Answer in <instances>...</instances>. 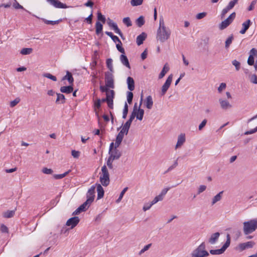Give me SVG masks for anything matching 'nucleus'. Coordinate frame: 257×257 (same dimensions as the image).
Listing matches in <instances>:
<instances>
[{"label":"nucleus","instance_id":"39","mask_svg":"<svg viewBox=\"0 0 257 257\" xmlns=\"http://www.w3.org/2000/svg\"><path fill=\"white\" fill-rule=\"evenodd\" d=\"M97 17L98 21H101L103 24L105 23L106 19L104 15H103L100 11H98L97 13Z\"/></svg>","mask_w":257,"mask_h":257},{"label":"nucleus","instance_id":"11","mask_svg":"<svg viewBox=\"0 0 257 257\" xmlns=\"http://www.w3.org/2000/svg\"><path fill=\"white\" fill-rule=\"evenodd\" d=\"M47 2L56 8L66 9L72 7L71 6H67L65 4L61 3L59 0H47Z\"/></svg>","mask_w":257,"mask_h":257},{"label":"nucleus","instance_id":"50","mask_svg":"<svg viewBox=\"0 0 257 257\" xmlns=\"http://www.w3.org/2000/svg\"><path fill=\"white\" fill-rule=\"evenodd\" d=\"M127 189H128V188L125 187L122 190V191L120 192V193L119 194V196L118 198L116 201V203H119L121 201V200L122 199V198L123 197L124 194L127 191Z\"/></svg>","mask_w":257,"mask_h":257},{"label":"nucleus","instance_id":"1","mask_svg":"<svg viewBox=\"0 0 257 257\" xmlns=\"http://www.w3.org/2000/svg\"><path fill=\"white\" fill-rule=\"evenodd\" d=\"M257 229V220L253 219L243 223V231L245 235L254 232Z\"/></svg>","mask_w":257,"mask_h":257},{"label":"nucleus","instance_id":"45","mask_svg":"<svg viewBox=\"0 0 257 257\" xmlns=\"http://www.w3.org/2000/svg\"><path fill=\"white\" fill-rule=\"evenodd\" d=\"M112 154L117 157V159H118L122 155L121 152L116 148H114V150L112 151Z\"/></svg>","mask_w":257,"mask_h":257},{"label":"nucleus","instance_id":"22","mask_svg":"<svg viewBox=\"0 0 257 257\" xmlns=\"http://www.w3.org/2000/svg\"><path fill=\"white\" fill-rule=\"evenodd\" d=\"M219 236L220 233L218 232L213 233L209 239V242L211 244H214L217 241Z\"/></svg>","mask_w":257,"mask_h":257},{"label":"nucleus","instance_id":"12","mask_svg":"<svg viewBox=\"0 0 257 257\" xmlns=\"http://www.w3.org/2000/svg\"><path fill=\"white\" fill-rule=\"evenodd\" d=\"M80 219L77 216H74L69 218L66 222V225L71 226V229L75 227L79 223Z\"/></svg>","mask_w":257,"mask_h":257},{"label":"nucleus","instance_id":"6","mask_svg":"<svg viewBox=\"0 0 257 257\" xmlns=\"http://www.w3.org/2000/svg\"><path fill=\"white\" fill-rule=\"evenodd\" d=\"M113 73V72L106 71L104 73L105 83L106 87H110V88L112 89L114 88V81Z\"/></svg>","mask_w":257,"mask_h":257},{"label":"nucleus","instance_id":"26","mask_svg":"<svg viewBox=\"0 0 257 257\" xmlns=\"http://www.w3.org/2000/svg\"><path fill=\"white\" fill-rule=\"evenodd\" d=\"M107 24L110 27L112 28L115 33H117L120 31V29L118 28L116 24L114 23L113 21L109 18L108 19Z\"/></svg>","mask_w":257,"mask_h":257},{"label":"nucleus","instance_id":"49","mask_svg":"<svg viewBox=\"0 0 257 257\" xmlns=\"http://www.w3.org/2000/svg\"><path fill=\"white\" fill-rule=\"evenodd\" d=\"M122 43L120 41V43H118V44H117L116 45V49L119 52H120L122 54H125V51H124V49L122 47Z\"/></svg>","mask_w":257,"mask_h":257},{"label":"nucleus","instance_id":"51","mask_svg":"<svg viewBox=\"0 0 257 257\" xmlns=\"http://www.w3.org/2000/svg\"><path fill=\"white\" fill-rule=\"evenodd\" d=\"M232 64L235 67V69L236 71H238L240 68V63L239 62L237 61L236 60H234L232 61Z\"/></svg>","mask_w":257,"mask_h":257},{"label":"nucleus","instance_id":"4","mask_svg":"<svg viewBox=\"0 0 257 257\" xmlns=\"http://www.w3.org/2000/svg\"><path fill=\"white\" fill-rule=\"evenodd\" d=\"M171 31L169 29L161 30L158 28L157 33V39L161 43H163L167 40L170 36Z\"/></svg>","mask_w":257,"mask_h":257},{"label":"nucleus","instance_id":"28","mask_svg":"<svg viewBox=\"0 0 257 257\" xmlns=\"http://www.w3.org/2000/svg\"><path fill=\"white\" fill-rule=\"evenodd\" d=\"M145 105L146 107L149 109L152 108L153 105V101L151 95H149L147 97L146 100L145 101Z\"/></svg>","mask_w":257,"mask_h":257},{"label":"nucleus","instance_id":"29","mask_svg":"<svg viewBox=\"0 0 257 257\" xmlns=\"http://www.w3.org/2000/svg\"><path fill=\"white\" fill-rule=\"evenodd\" d=\"M223 193V191H222L218 193L217 195H216L212 199V205H214L217 202L219 201L221 198H222V195Z\"/></svg>","mask_w":257,"mask_h":257},{"label":"nucleus","instance_id":"46","mask_svg":"<svg viewBox=\"0 0 257 257\" xmlns=\"http://www.w3.org/2000/svg\"><path fill=\"white\" fill-rule=\"evenodd\" d=\"M238 2V0H233L231 2H230L228 5V6L226 7L227 9L230 10L232 9L235 4H236Z\"/></svg>","mask_w":257,"mask_h":257},{"label":"nucleus","instance_id":"35","mask_svg":"<svg viewBox=\"0 0 257 257\" xmlns=\"http://www.w3.org/2000/svg\"><path fill=\"white\" fill-rule=\"evenodd\" d=\"M109 92L106 93V98L107 101L113 100L115 95V92L114 90H111L109 91Z\"/></svg>","mask_w":257,"mask_h":257},{"label":"nucleus","instance_id":"62","mask_svg":"<svg viewBox=\"0 0 257 257\" xmlns=\"http://www.w3.org/2000/svg\"><path fill=\"white\" fill-rule=\"evenodd\" d=\"M206 189V186L205 185H200L198 189L197 194H200L203 191H204Z\"/></svg>","mask_w":257,"mask_h":257},{"label":"nucleus","instance_id":"60","mask_svg":"<svg viewBox=\"0 0 257 257\" xmlns=\"http://www.w3.org/2000/svg\"><path fill=\"white\" fill-rule=\"evenodd\" d=\"M206 15H207V13L205 12L200 13L196 15V18L198 20H200V19L204 18L206 16Z\"/></svg>","mask_w":257,"mask_h":257},{"label":"nucleus","instance_id":"17","mask_svg":"<svg viewBox=\"0 0 257 257\" xmlns=\"http://www.w3.org/2000/svg\"><path fill=\"white\" fill-rule=\"evenodd\" d=\"M251 22L250 20H247L245 22H244L242 24V29L240 31L239 33L241 34H244L245 33L246 31L248 29L250 26L251 25Z\"/></svg>","mask_w":257,"mask_h":257},{"label":"nucleus","instance_id":"32","mask_svg":"<svg viewBox=\"0 0 257 257\" xmlns=\"http://www.w3.org/2000/svg\"><path fill=\"white\" fill-rule=\"evenodd\" d=\"M136 117L139 120H142L144 114V110L139 107L138 111L136 113Z\"/></svg>","mask_w":257,"mask_h":257},{"label":"nucleus","instance_id":"44","mask_svg":"<svg viewBox=\"0 0 257 257\" xmlns=\"http://www.w3.org/2000/svg\"><path fill=\"white\" fill-rule=\"evenodd\" d=\"M131 91H132L127 92V101L129 104L132 103L134 97V94Z\"/></svg>","mask_w":257,"mask_h":257},{"label":"nucleus","instance_id":"53","mask_svg":"<svg viewBox=\"0 0 257 257\" xmlns=\"http://www.w3.org/2000/svg\"><path fill=\"white\" fill-rule=\"evenodd\" d=\"M20 101V98L19 97L16 98L15 100L11 101L10 106L13 107L15 106Z\"/></svg>","mask_w":257,"mask_h":257},{"label":"nucleus","instance_id":"57","mask_svg":"<svg viewBox=\"0 0 257 257\" xmlns=\"http://www.w3.org/2000/svg\"><path fill=\"white\" fill-rule=\"evenodd\" d=\"M0 230L3 233H8V228L4 224H1L0 227Z\"/></svg>","mask_w":257,"mask_h":257},{"label":"nucleus","instance_id":"18","mask_svg":"<svg viewBox=\"0 0 257 257\" xmlns=\"http://www.w3.org/2000/svg\"><path fill=\"white\" fill-rule=\"evenodd\" d=\"M185 134H181L178 137V141L177 144L175 146V149L180 147L185 142Z\"/></svg>","mask_w":257,"mask_h":257},{"label":"nucleus","instance_id":"61","mask_svg":"<svg viewBox=\"0 0 257 257\" xmlns=\"http://www.w3.org/2000/svg\"><path fill=\"white\" fill-rule=\"evenodd\" d=\"M71 155L74 158H78L80 156V152L77 151L72 150Z\"/></svg>","mask_w":257,"mask_h":257},{"label":"nucleus","instance_id":"52","mask_svg":"<svg viewBox=\"0 0 257 257\" xmlns=\"http://www.w3.org/2000/svg\"><path fill=\"white\" fill-rule=\"evenodd\" d=\"M151 246H152V243H149V244L145 245L144 247V248L140 251L139 254L141 255L142 254L144 253L146 251L148 250L151 247Z\"/></svg>","mask_w":257,"mask_h":257},{"label":"nucleus","instance_id":"14","mask_svg":"<svg viewBox=\"0 0 257 257\" xmlns=\"http://www.w3.org/2000/svg\"><path fill=\"white\" fill-rule=\"evenodd\" d=\"M257 51L255 48H252L249 52V57L247 59V64L250 66L254 65V56L256 55Z\"/></svg>","mask_w":257,"mask_h":257},{"label":"nucleus","instance_id":"23","mask_svg":"<svg viewBox=\"0 0 257 257\" xmlns=\"http://www.w3.org/2000/svg\"><path fill=\"white\" fill-rule=\"evenodd\" d=\"M60 90L62 93L69 94L73 92V87L72 85L62 86Z\"/></svg>","mask_w":257,"mask_h":257},{"label":"nucleus","instance_id":"56","mask_svg":"<svg viewBox=\"0 0 257 257\" xmlns=\"http://www.w3.org/2000/svg\"><path fill=\"white\" fill-rule=\"evenodd\" d=\"M94 106L97 109H99L101 107L100 99L97 98L94 102Z\"/></svg>","mask_w":257,"mask_h":257},{"label":"nucleus","instance_id":"5","mask_svg":"<svg viewBox=\"0 0 257 257\" xmlns=\"http://www.w3.org/2000/svg\"><path fill=\"white\" fill-rule=\"evenodd\" d=\"M230 244V236L229 234L226 235V240L225 243L220 249H211L209 252L211 254H220L223 253L225 250L229 247Z\"/></svg>","mask_w":257,"mask_h":257},{"label":"nucleus","instance_id":"8","mask_svg":"<svg viewBox=\"0 0 257 257\" xmlns=\"http://www.w3.org/2000/svg\"><path fill=\"white\" fill-rule=\"evenodd\" d=\"M172 78H173V75L170 74L167 78V80H166L165 83L163 84V85L161 89V95L163 96L164 95L168 89H169V87L170 86V85L171 84V82L172 81Z\"/></svg>","mask_w":257,"mask_h":257},{"label":"nucleus","instance_id":"40","mask_svg":"<svg viewBox=\"0 0 257 257\" xmlns=\"http://www.w3.org/2000/svg\"><path fill=\"white\" fill-rule=\"evenodd\" d=\"M128 105L126 103V102H125V104H124V108H123V113H122V118L123 119H125L126 118V117L127 116V114L128 113Z\"/></svg>","mask_w":257,"mask_h":257},{"label":"nucleus","instance_id":"16","mask_svg":"<svg viewBox=\"0 0 257 257\" xmlns=\"http://www.w3.org/2000/svg\"><path fill=\"white\" fill-rule=\"evenodd\" d=\"M219 102L220 103L221 108L223 109L226 110L232 107L231 104L227 100L219 99Z\"/></svg>","mask_w":257,"mask_h":257},{"label":"nucleus","instance_id":"20","mask_svg":"<svg viewBox=\"0 0 257 257\" xmlns=\"http://www.w3.org/2000/svg\"><path fill=\"white\" fill-rule=\"evenodd\" d=\"M120 60L122 64L125 66L127 68H131L128 60L125 54L121 53V55L120 56Z\"/></svg>","mask_w":257,"mask_h":257},{"label":"nucleus","instance_id":"25","mask_svg":"<svg viewBox=\"0 0 257 257\" xmlns=\"http://www.w3.org/2000/svg\"><path fill=\"white\" fill-rule=\"evenodd\" d=\"M134 118L135 117L134 115H130L129 119L125 122V123L124 124L123 126V127H124L123 131H127V130L129 131L132 121L134 119Z\"/></svg>","mask_w":257,"mask_h":257},{"label":"nucleus","instance_id":"15","mask_svg":"<svg viewBox=\"0 0 257 257\" xmlns=\"http://www.w3.org/2000/svg\"><path fill=\"white\" fill-rule=\"evenodd\" d=\"M147 34L145 32H142L140 35L137 36L136 43L138 46L142 45L147 38Z\"/></svg>","mask_w":257,"mask_h":257},{"label":"nucleus","instance_id":"3","mask_svg":"<svg viewBox=\"0 0 257 257\" xmlns=\"http://www.w3.org/2000/svg\"><path fill=\"white\" fill-rule=\"evenodd\" d=\"M99 181L101 184L104 187H106L109 184V174L105 165L101 168V174L100 176Z\"/></svg>","mask_w":257,"mask_h":257},{"label":"nucleus","instance_id":"21","mask_svg":"<svg viewBox=\"0 0 257 257\" xmlns=\"http://www.w3.org/2000/svg\"><path fill=\"white\" fill-rule=\"evenodd\" d=\"M127 88L130 91H133L135 89V81L133 78L128 77L126 80Z\"/></svg>","mask_w":257,"mask_h":257},{"label":"nucleus","instance_id":"33","mask_svg":"<svg viewBox=\"0 0 257 257\" xmlns=\"http://www.w3.org/2000/svg\"><path fill=\"white\" fill-rule=\"evenodd\" d=\"M16 208L13 210H8L4 213L3 216L6 218H10L14 216Z\"/></svg>","mask_w":257,"mask_h":257},{"label":"nucleus","instance_id":"37","mask_svg":"<svg viewBox=\"0 0 257 257\" xmlns=\"http://www.w3.org/2000/svg\"><path fill=\"white\" fill-rule=\"evenodd\" d=\"M43 22L45 24L47 25H55L58 24L60 22L62 21V19L58 20L56 21H50L47 20L46 19H43Z\"/></svg>","mask_w":257,"mask_h":257},{"label":"nucleus","instance_id":"36","mask_svg":"<svg viewBox=\"0 0 257 257\" xmlns=\"http://www.w3.org/2000/svg\"><path fill=\"white\" fill-rule=\"evenodd\" d=\"M33 50L31 48H24L21 50L20 53L23 55H29L33 52Z\"/></svg>","mask_w":257,"mask_h":257},{"label":"nucleus","instance_id":"63","mask_svg":"<svg viewBox=\"0 0 257 257\" xmlns=\"http://www.w3.org/2000/svg\"><path fill=\"white\" fill-rule=\"evenodd\" d=\"M256 0H253L251 2L250 6L248 7L247 10L248 11H251L252 10H253L254 8V5L256 4Z\"/></svg>","mask_w":257,"mask_h":257},{"label":"nucleus","instance_id":"64","mask_svg":"<svg viewBox=\"0 0 257 257\" xmlns=\"http://www.w3.org/2000/svg\"><path fill=\"white\" fill-rule=\"evenodd\" d=\"M207 121V119H204L201 122V123L199 124V127H198V129L199 131L202 130V128L205 126V125L206 124Z\"/></svg>","mask_w":257,"mask_h":257},{"label":"nucleus","instance_id":"27","mask_svg":"<svg viewBox=\"0 0 257 257\" xmlns=\"http://www.w3.org/2000/svg\"><path fill=\"white\" fill-rule=\"evenodd\" d=\"M66 79L68 80L70 84H72L74 82V79L72 74L68 71H67L66 75L62 78V80H64Z\"/></svg>","mask_w":257,"mask_h":257},{"label":"nucleus","instance_id":"24","mask_svg":"<svg viewBox=\"0 0 257 257\" xmlns=\"http://www.w3.org/2000/svg\"><path fill=\"white\" fill-rule=\"evenodd\" d=\"M56 95L57 99L56 103L58 104H64L66 101L65 96L63 94L59 93H56Z\"/></svg>","mask_w":257,"mask_h":257},{"label":"nucleus","instance_id":"31","mask_svg":"<svg viewBox=\"0 0 257 257\" xmlns=\"http://www.w3.org/2000/svg\"><path fill=\"white\" fill-rule=\"evenodd\" d=\"M145 23L144 17L142 16L139 17L136 21V25L140 28L142 27L144 25Z\"/></svg>","mask_w":257,"mask_h":257},{"label":"nucleus","instance_id":"47","mask_svg":"<svg viewBox=\"0 0 257 257\" xmlns=\"http://www.w3.org/2000/svg\"><path fill=\"white\" fill-rule=\"evenodd\" d=\"M143 0H131V4L132 6H138L142 4Z\"/></svg>","mask_w":257,"mask_h":257},{"label":"nucleus","instance_id":"38","mask_svg":"<svg viewBox=\"0 0 257 257\" xmlns=\"http://www.w3.org/2000/svg\"><path fill=\"white\" fill-rule=\"evenodd\" d=\"M106 66L110 72H114L112 66V60L111 58H108L106 60Z\"/></svg>","mask_w":257,"mask_h":257},{"label":"nucleus","instance_id":"34","mask_svg":"<svg viewBox=\"0 0 257 257\" xmlns=\"http://www.w3.org/2000/svg\"><path fill=\"white\" fill-rule=\"evenodd\" d=\"M96 34L99 35L102 32L103 29V25L100 22L97 21L95 24Z\"/></svg>","mask_w":257,"mask_h":257},{"label":"nucleus","instance_id":"55","mask_svg":"<svg viewBox=\"0 0 257 257\" xmlns=\"http://www.w3.org/2000/svg\"><path fill=\"white\" fill-rule=\"evenodd\" d=\"M159 28H160L161 30L168 29L165 25L164 21L162 17L160 19V26Z\"/></svg>","mask_w":257,"mask_h":257},{"label":"nucleus","instance_id":"30","mask_svg":"<svg viewBox=\"0 0 257 257\" xmlns=\"http://www.w3.org/2000/svg\"><path fill=\"white\" fill-rule=\"evenodd\" d=\"M169 70V67L168 66H167V64H166L161 73H160L159 75V79H162L163 77H164V76L165 75V74L167 73V72Z\"/></svg>","mask_w":257,"mask_h":257},{"label":"nucleus","instance_id":"54","mask_svg":"<svg viewBox=\"0 0 257 257\" xmlns=\"http://www.w3.org/2000/svg\"><path fill=\"white\" fill-rule=\"evenodd\" d=\"M15 3H14L13 4V6L14 7V8L16 9H23V10H24L25 11H26L24 8L21 6V5H20L17 1L16 0H15Z\"/></svg>","mask_w":257,"mask_h":257},{"label":"nucleus","instance_id":"59","mask_svg":"<svg viewBox=\"0 0 257 257\" xmlns=\"http://www.w3.org/2000/svg\"><path fill=\"white\" fill-rule=\"evenodd\" d=\"M42 172L45 174H52L53 171L51 169H48L47 168H44Z\"/></svg>","mask_w":257,"mask_h":257},{"label":"nucleus","instance_id":"19","mask_svg":"<svg viewBox=\"0 0 257 257\" xmlns=\"http://www.w3.org/2000/svg\"><path fill=\"white\" fill-rule=\"evenodd\" d=\"M95 185L97 187V199H100L103 197L104 191L101 186V184L96 183Z\"/></svg>","mask_w":257,"mask_h":257},{"label":"nucleus","instance_id":"42","mask_svg":"<svg viewBox=\"0 0 257 257\" xmlns=\"http://www.w3.org/2000/svg\"><path fill=\"white\" fill-rule=\"evenodd\" d=\"M43 77L51 79L54 81H57V78L56 76L52 75L50 73H45L43 74Z\"/></svg>","mask_w":257,"mask_h":257},{"label":"nucleus","instance_id":"48","mask_svg":"<svg viewBox=\"0 0 257 257\" xmlns=\"http://www.w3.org/2000/svg\"><path fill=\"white\" fill-rule=\"evenodd\" d=\"M249 80L251 83L257 84V75L255 74L251 75L249 76Z\"/></svg>","mask_w":257,"mask_h":257},{"label":"nucleus","instance_id":"43","mask_svg":"<svg viewBox=\"0 0 257 257\" xmlns=\"http://www.w3.org/2000/svg\"><path fill=\"white\" fill-rule=\"evenodd\" d=\"M233 39V36L232 35H231L230 36H229L227 40L225 41V48L227 49L230 45L231 44L232 40Z\"/></svg>","mask_w":257,"mask_h":257},{"label":"nucleus","instance_id":"2","mask_svg":"<svg viewBox=\"0 0 257 257\" xmlns=\"http://www.w3.org/2000/svg\"><path fill=\"white\" fill-rule=\"evenodd\" d=\"M206 245L203 242L197 248L194 249L191 253V257H206L209 255V253L205 250Z\"/></svg>","mask_w":257,"mask_h":257},{"label":"nucleus","instance_id":"58","mask_svg":"<svg viewBox=\"0 0 257 257\" xmlns=\"http://www.w3.org/2000/svg\"><path fill=\"white\" fill-rule=\"evenodd\" d=\"M109 87H106V85L105 86H103V85L100 86V90L102 92H105V93L109 92V91H110V90L109 89Z\"/></svg>","mask_w":257,"mask_h":257},{"label":"nucleus","instance_id":"41","mask_svg":"<svg viewBox=\"0 0 257 257\" xmlns=\"http://www.w3.org/2000/svg\"><path fill=\"white\" fill-rule=\"evenodd\" d=\"M123 23L127 27H131L132 26V23L131 21V19L129 17H125L122 19Z\"/></svg>","mask_w":257,"mask_h":257},{"label":"nucleus","instance_id":"13","mask_svg":"<svg viewBox=\"0 0 257 257\" xmlns=\"http://www.w3.org/2000/svg\"><path fill=\"white\" fill-rule=\"evenodd\" d=\"M90 205L88 202L86 201L84 202L82 204H81L79 207H78L76 210H75L72 213L73 215H77L80 213L81 212L85 211Z\"/></svg>","mask_w":257,"mask_h":257},{"label":"nucleus","instance_id":"7","mask_svg":"<svg viewBox=\"0 0 257 257\" xmlns=\"http://www.w3.org/2000/svg\"><path fill=\"white\" fill-rule=\"evenodd\" d=\"M235 16L236 14L235 12L231 14L226 19L220 23L219 26V29L222 30L226 28L232 22L235 18Z\"/></svg>","mask_w":257,"mask_h":257},{"label":"nucleus","instance_id":"10","mask_svg":"<svg viewBox=\"0 0 257 257\" xmlns=\"http://www.w3.org/2000/svg\"><path fill=\"white\" fill-rule=\"evenodd\" d=\"M255 243L253 241H250L244 243H241L238 244L236 249L239 250L240 252L249 248H252Z\"/></svg>","mask_w":257,"mask_h":257},{"label":"nucleus","instance_id":"9","mask_svg":"<svg viewBox=\"0 0 257 257\" xmlns=\"http://www.w3.org/2000/svg\"><path fill=\"white\" fill-rule=\"evenodd\" d=\"M95 186L92 185L87 191L86 194L87 200L86 201L88 202L89 204H91L94 201L95 197Z\"/></svg>","mask_w":257,"mask_h":257}]
</instances>
